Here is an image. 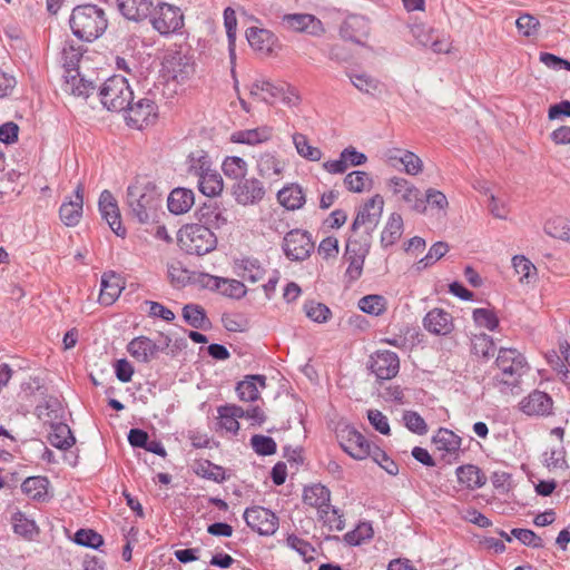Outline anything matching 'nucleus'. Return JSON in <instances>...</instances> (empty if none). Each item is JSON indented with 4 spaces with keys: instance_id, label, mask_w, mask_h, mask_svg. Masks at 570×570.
Returning <instances> with one entry per match:
<instances>
[{
    "instance_id": "nucleus-41",
    "label": "nucleus",
    "mask_w": 570,
    "mask_h": 570,
    "mask_svg": "<svg viewBox=\"0 0 570 570\" xmlns=\"http://www.w3.org/2000/svg\"><path fill=\"white\" fill-rule=\"evenodd\" d=\"M49 480L46 476H29L22 484V492L32 500L42 502L48 494Z\"/></svg>"
},
{
    "instance_id": "nucleus-14",
    "label": "nucleus",
    "mask_w": 570,
    "mask_h": 570,
    "mask_svg": "<svg viewBox=\"0 0 570 570\" xmlns=\"http://www.w3.org/2000/svg\"><path fill=\"white\" fill-rule=\"evenodd\" d=\"M368 367L377 380H391L399 373L400 360L394 352L377 351L371 355Z\"/></svg>"
},
{
    "instance_id": "nucleus-21",
    "label": "nucleus",
    "mask_w": 570,
    "mask_h": 570,
    "mask_svg": "<svg viewBox=\"0 0 570 570\" xmlns=\"http://www.w3.org/2000/svg\"><path fill=\"white\" fill-rule=\"evenodd\" d=\"M83 210V188L78 185L73 196L66 199L59 208L60 220L68 227L79 224Z\"/></svg>"
},
{
    "instance_id": "nucleus-24",
    "label": "nucleus",
    "mask_w": 570,
    "mask_h": 570,
    "mask_svg": "<svg viewBox=\"0 0 570 570\" xmlns=\"http://www.w3.org/2000/svg\"><path fill=\"white\" fill-rule=\"evenodd\" d=\"M196 218L199 220V225L207 226L212 229L220 228L227 223V218L224 214L220 205L213 199L205 202L196 212Z\"/></svg>"
},
{
    "instance_id": "nucleus-16",
    "label": "nucleus",
    "mask_w": 570,
    "mask_h": 570,
    "mask_svg": "<svg viewBox=\"0 0 570 570\" xmlns=\"http://www.w3.org/2000/svg\"><path fill=\"white\" fill-rule=\"evenodd\" d=\"M368 239H364L363 243H357L351 238L347 240L345 257L348 261V266L345 275L350 281H356L361 277L364 259L368 253Z\"/></svg>"
},
{
    "instance_id": "nucleus-45",
    "label": "nucleus",
    "mask_w": 570,
    "mask_h": 570,
    "mask_svg": "<svg viewBox=\"0 0 570 570\" xmlns=\"http://www.w3.org/2000/svg\"><path fill=\"white\" fill-rule=\"evenodd\" d=\"M85 50L82 46L76 45L73 41H66L61 50V63L65 69V73H68L69 69H79V62L82 58Z\"/></svg>"
},
{
    "instance_id": "nucleus-50",
    "label": "nucleus",
    "mask_w": 570,
    "mask_h": 570,
    "mask_svg": "<svg viewBox=\"0 0 570 570\" xmlns=\"http://www.w3.org/2000/svg\"><path fill=\"white\" fill-rule=\"evenodd\" d=\"M344 186L348 191L360 194L371 188L372 179L366 171L354 170L345 176Z\"/></svg>"
},
{
    "instance_id": "nucleus-8",
    "label": "nucleus",
    "mask_w": 570,
    "mask_h": 570,
    "mask_svg": "<svg viewBox=\"0 0 570 570\" xmlns=\"http://www.w3.org/2000/svg\"><path fill=\"white\" fill-rule=\"evenodd\" d=\"M384 200L381 195H374L371 197L357 212L356 217L352 224V232L356 233L361 227L364 228V233L366 237L364 239H368L371 237L372 232L379 225L383 213Z\"/></svg>"
},
{
    "instance_id": "nucleus-17",
    "label": "nucleus",
    "mask_w": 570,
    "mask_h": 570,
    "mask_svg": "<svg viewBox=\"0 0 570 570\" xmlns=\"http://www.w3.org/2000/svg\"><path fill=\"white\" fill-rule=\"evenodd\" d=\"M170 342V337L166 336L164 346H159L147 336H138L128 343L127 351L138 362L149 363L159 351L167 348Z\"/></svg>"
},
{
    "instance_id": "nucleus-36",
    "label": "nucleus",
    "mask_w": 570,
    "mask_h": 570,
    "mask_svg": "<svg viewBox=\"0 0 570 570\" xmlns=\"http://www.w3.org/2000/svg\"><path fill=\"white\" fill-rule=\"evenodd\" d=\"M246 39L254 50L262 52H271L276 41L272 31L257 27H250L246 30Z\"/></svg>"
},
{
    "instance_id": "nucleus-4",
    "label": "nucleus",
    "mask_w": 570,
    "mask_h": 570,
    "mask_svg": "<svg viewBox=\"0 0 570 570\" xmlns=\"http://www.w3.org/2000/svg\"><path fill=\"white\" fill-rule=\"evenodd\" d=\"M178 245L186 254L203 256L216 248L217 237L207 226L187 224L178 232Z\"/></svg>"
},
{
    "instance_id": "nucleus-22",
    "label": "nucleus",
    "mask_w": 570,
    "mask_h": 570,
    "mask_svg": "<svg viewBox=\"0 0 570 570\" xmlns=\"http://www.w3.org/2000/svg\"><path fill=\"white\" fill-rule=\"evenodd\" d=\"M366 160L365 154L357 151L353 146H348L341 151L338 159L325 161L323 168L330 174H343L347 170L348 165L361 166Z\"/></svg>"
},
{
    "instance_id": "nucleus-30",
    "label": "nucleus",
    "mask_w": 570,
    "mask_h": 570,
    "mask_svg": "<svg viewBox=\"0 0 570 570\" xmlns=\"http://www.w3.org/2000/svg\"><path fill=\"white\" fill-rule=\"evenodd\" d=\"M194 203V191L187 188H175L167 198L168 210L175 215L187 213Z\"/></svg>"
},
{
    "instance_id": "nucleus-51",
    "label": "nucleus",
    "mask_w": 570,
    "mask_h": 570,
    "mask_svg": "<svg viewBox=\"0 0 570 570\" xmlns=\"http://www.w3.org/2000/svg\"><path fill=\"white\" fill-rule=\"evenodd\" d=\"M222 169L227 178L239 181L246 177L247 164L240 157L230 156L223 161Z\"/></svg>"
},
{
    "instance_id": "nucleus-49",
    "label": "nucleus",
    "mask_w": 570,
    "mask_h": 570,
    "mask_svg": "<svg viewBox=\"0 0 570 570\" xmlns=\"http://www.w3.org/2000/svg\"><path fill=\"white\" fill-rule=\"evenodd\" d=\"M292 138L296 151L301 157L309 161H318L322 158V150L312 146L304 134L295 132Z\"/></svg>"
},
{
    "instance_id": "nucleus-19",
    "label": "nucleus",
    "mask_w": 570,
    "mask_h": 570,
    "mask_svg": "<svg viewBox=\"0 0 570 570\" xmlns=\"http://www.w3.org/2000/svg\"><path fill=\"white\" fill-rule=\"evenodd\" d=\"M389 187L393 194L401 195V198L409 204L410 208L417 213H424L426 206L421 197L420 190L406 179L401 177H392L389 180Z\"/></svg>"
},
{
    "instance_id": "nucleus-15",
    "label": "nucleus",
    "mask_w": 570,
    "mask_h": 570,
    "mask_svg": "<svg viewBox=\"0 0 570 570\" xmlns=\"http://www.w3.org/2000/svg\"><path fill=\"white\" fill-rule=\"evenodd\" d=\"M165 73L178 82L187 80L195 71L191 59L180 51L169 52L163 61Z\"/></svg>"
},
{
    "instance_id": "nucleus-44",
    "label": "nucleus",
    "mask_w": 570,
    "mask_h": 570,
    "mask_svg": "<svg viewBox=\"0 0 570 570\" xmlns=\"http://www.w3.org/2000/svg\"><path fill=\"white\" fill-rule=\"evenodd\" d=\"M236 266L240 271L238 275L250 283L263 279L265 269L257 258L244 257L236 262Z\"/></svg>"
},
{
    "instance_id": "nucleus-20",
    "label": "nucleus",
    "mask_w": 570,
    "mask_h": 570,
    "mask_svg": "<svg viewBox=\"0 0 570 570\" xmlns=\"http://www.w3.org/2000/svg\"><path fill=\"white\" fill-rule=\"evenodd\" d=\"M423 327L433 335L446 336L454 330V318L448 311L434 307L424 316Z\"/></svg>"
},
{
    "instance_id": "nucleus-54",
    "label": "nucleus",
    "mask_w": 570,
    "mask_h": 570,
    "mask_svg": "<svg viewBox=\"0 0 570 570\" xmlns=\"http://www.w3.org/2000/svg\"><path fill=\"white\" fill-rule=\"evenodd\" d=\"M224 24L226 28L227 39H228V49L230 60L235 59V41H236V28H237V19L234 9L227 7L224 10Z\"/></svg>"
},
{
    "instance_id": "nucleus-40",
    "label": "nucleus",
    "mask_w": 570,
    "mask_h": 570,
    "mask_svg": "<svg viewBox=\"0 0 570 570\" xmlns=\"http://www.w3.org/2000/svg\"><path fill=\"white\" fill-rule=\"evenodd\" d=\"M277 199L288 210L299 209L305 204L304 191L298 185L283 187L277 193Z\"/></svg>"
},
{
    "instance_id": "nucleus-57",
    "label": "nucleus",
    "mask_w": 570,
    "mask_h": 570,
    "mask_svg": "<svg viewBox=\"0 0 570 570\" xmlns=\"http://www.w3.org/2000/svg\"><path fill=\"white\" fill-rule=\"evenodd\" d=\"M306 316L316 323H326L332 317L331 309L323 303L309 301L304 304Z\"/></svg>"
},
{
    "instance_id": "nucleus-18",
    "label": "nucleus",
    "mask_w": 570,
    "mask_h": 570,
    "mask_svg": "<svg viewBox=\"0 0 570 570\" xmlns=\"http://www.w3.org/2000/svg\"><path fill=\"white\" fill-rule=\"evenodd\" d=\"M98 206L101 217L108 223L111 230L117 236L125 237L126 228L121 224L118 204L109 190H104L100 194Z\"/></svg>"
},
{
    "instance_id": "nucleus-11",
    "label": "nucleus",
    "mask_w": 570,
    "mask_h": 570,
    "mask_svg": "<svg viewBox=\"0 0 570 570\" xmlns=\"http://www.w3.org/2000/svg\"><path fill=\"white\" fill-rule=\"evenodd\" d=\"M124 111L127 112L126 120L129 126L142 129L156 120L158 106L150 98H141L137 101L132 99Z\"/></svg>"
},
{
    "instance_id": "nucleus-29",
    "label": "nucleus",
    "mask_w": 570,
    "mask_h": 570,
    "mask_svg": "<svg viewBox=\"0 0 570 570\" xmlns=\"http://www.w3.org/2000/svg\"><path fill=\"white\" fill-rule=\"evenodd\" d=\"M253 98L273 105L282 95V86L271 82L264 78L256 79L249 88Z\"/></svg>"
},
{
    "instance_id": "nucleus-5",
    "label": "nucleus",
    "mask_w": 570,
    "mask_h": 570,
    "mask_svg": "<svg viewBox=\"0 0 570 570\" xmlns=\"http://www.w3.org/2000/svg\"><path fill=\"white\" fill-rule=\"evenodd\" d=\"M99 96L108 110L124 111L130 105L134 92L125 77L114 75L102 83Z\"/></svg>"
},
{
    "instance_id": "nucleus-60",
    "label": "nucleus",
    "mask_w": 570,
    "mask_h": 570,
    "mask_svg": "<svg viewBox=\"0 0 570 570\" xmlns=\"http://www.w3.org/2000/svg\"><path fill=\"white\" fill-rule=\"evenodd\" d=\"M250 445L258 455L263 456L272 455L277 450L274 439L262 434H254L250 438Z\"/></svg>"
},
{
    "instance_id": "nucleus-62",
    "label": "nucleus",
    "mask_w": 570,
    "mask_h": 570,
    "mask_svg": "<svg viewBox=\"0 0 570 570\" xmlns=\"http://www.w3.org/2000/svg\"><path fill=\"white\" fill-rule=\"evenodd\" d=\"M246 292V287L240 281L225 277L218 288L219 294L234 299L243 298Z\"/></svg>"
},
{
    "instance_id": "nucleus-35",
    "label": "nucleus",
    "mask_w": 570,
    "mask_h": 570,
    "mask_svg": "<svg viewBox=\"0 0 570 570\" xmlns=\"http://www.w3.org/2000/svg\"><path fill=\"white\" fill-rule=\"evenodd\" d=\"M184 321L191 327L207 331L212 328V322L205 308L196 303L186 304L181 309Z\"/></svg>"
},
{
    "instance_id": "nucleus-23",
    "label": "nucleus",
    "mask_w": 570,
    "mask_h": 570,
    "mask_svg": "<svg viewBox=\"0 0 570 570\" xmlns=\"http://www.w3.org/2000/svg\"><path fill=\"white\" fill-rule=\"evenodd\" d=\"M553 401L551 396L542 391L535 390L524 397L520 407L528 415H549L552 411Z\"/></svg>"
},
{
    "instance_id": "nucleus-56",
    "label": "nucleus",
    "mask_w": 570,
    "mask_h": 570,
    "mask_svg": "<svg viewBox=\"0 0 570 570\" xmlns=\"http://www.w3.org/2000/svg\"><path fill=\"white\" fill-rule=\"evenodd\" d=\"M13 531L24 538L31 539L38 528L33 520L28 519L23 513L17 512L12 515Z\"/></svg>"
},
{
    "instance_id": "nucleus-64",
    "label": "nucleus",
    "mask_w": 570,
    "mask_h": 570,
    "mask_svg": "<svg viewBox=\"0 0 570 570\" xmlns=\"http://www.w3.org/2000/svg\"><path fill=\"white\" fill-rule=\"evenodd\" d=\"M403 421L405 426L413 433L424 435L428 432V425L417 412L406 411L403 414Z\"/></svg>"
},
{
    "instance_id": "nucleus-46",
    "label": "nucleus",
    "mask_w": 570,
    "mask_h": 570,
    "mask_svg": "<svg viewBox=\"0 0 570 570\" xmlns=\"http://www.w3.org/2000/svg\"><path fill=\"white\" fill-rule=\"evenodd\" d=\"M198 189L208 197H215L223 191L224 183L216 169L198 178Z\"/></svg>"
},
{
    "instance_id": "nucleus-7",
    "label": "nucleus",
    "mask_w": 570,
    "mask_h": 570,
    "mask_svg": "<svg viewBox=\"0 0 570 570\" xmlns=\"http://www.w3.org/2000/svg\"><path fill=\"white\" fill-rule=\"evenodd\" d=\"M336 438L343 451L354 460H365L372 454L374 445L352 425L337 428Z\"/></svg>"
},
{
    "instance_id": "nucleus-42",
    "label": "nucleus",
    "mask_w": 570,
    "mask_h": 570,
    "mask_svg": "<svg viewBox=\"0 0 570 570\" xmlns=\"http://www.w3.org/2000/svg\"><path fill=\"white\" fill-rule=\"evenodd\" d=\"M353 86L363 94L374 96L382 91V82L366 72H347Z\"/></svg>"
},
{
    "instance_id": "nucleus-47",
    "label": "nucleus",
    "mask_w": 570,
    "mask_h": 570,
    "mask_svg": "<svg viewBox=\"0 0 570 570\" xmlns=\"http://www.w3.org/2000/svg\"><path fill=\"white\" fill-rule=\"evenodd\" d=\"M194 471L198 476L222 483L226 480L225 469L209 460H198L195 462Z\"/></svg>"
},
{
    "instance_id": "nucleus-12",
    "label": "nucleus",
    "mask_w": 570,
    "mask_h": 570,
    "mask_svg": "<svg viewBox=\"0 0 570 570\" xmlns=\"http://www.w3.org/2000/svg\"><path fill=\"white\" fill-rule=\"evenodd\" d=\"M282 26L289 31L305 32L313 37L325 33L323 22L311 13H286L281 18Z\"/></svg>"
},
{
    "instance_id": "nucleus-38",
    "label": "nucleus",
    "mask_w": 570,
    "mask_h": 570,
    "mask_svg": "<svg viewBox=\"0 0 570 570\" xmlns=\"http://www.w3.org/2000/svg\"><path fill=\"white\" fill-rule=\"evenodd\" d=\"M186 164L187 173L197 178L214 169L208 154L203 149L191 151L187 157Z\"/></svg>"
},
{
    "instance_id": "nucleus-39",
    "label": "nucleus",
    "mask_w": 570,
    "mask_h": 570,
    "mask_svg": "<svg viewBox=\"0 0 570 570\" xmlns=\"http://www.w3.org/2000/svg\"><path fill=\"white\" fill-rule=\"evenodd\" d=\"M458 481L469 489H479L487 482L485 474L473 464L461 465L456 469Z\"/></svg>"
},
{
    "instance_id": "nucleus-32",
    "label": "nucleus",
    "mask_w": 570,
    "mask_h": 570,
    "mask_svg": "<svg viewBox=\"0 0 570 570\" xmlns=\"http://www.w3.org/2000/svg\"><path fill=\"white\" fill-rule=\"evenodd\" d=\"M219 426L227 432L237 434L239 431L238 419L244 417V409L236 404H226L217 409Z\"/></svg>"
},
{
    "instance_id": "nucleus-48",
    "label": "nucleus",
    "mask_w": 570,
    "mask_h": 570,
    "mask_svg": "<svg viewBox=\"0 0 570 570\" xmlns=\"http://www.w3.org/2000/svg\"><path fill=\"white\" fill-rule=\"evenodd\" d=\"M403 233V219L399 214H392L381 235V244L384 247L392 246Z\"/></svg>"
},
{
    "instance_id": "nucleus-34",
    "label": "nucleus",
    "mask_w": 570,
    "mask_h": 570,
    "mask_svg": "<svg viewBox=\"0 0 570 570\" xmlns=\"http://www.w3.org/2000/svg\"><path fill=\"white\" fill-rule=\"evenodd\" d=\"M257 383L261 387L266 386V377L264 375H247L245 380L236 385V393L240 401L254 402L259 397Z\"/></svg>"
},
{
    "instance_id": "nucleus-2",
    "label": "nucleus",
    "mask_w": 570,
    "mask_h": 570,
    "mask_svg": "<svg viewBox=\"0 0 570 570\" xmlns=\"http://www.w3.org/2000/svg\"><path fill=\"white\" fill-rule=\"evenodd\" d=\"M498 373L493 376V385L502 392L518 387L521 379L529 371V365L515 348L501 347L495 360Z\"/></svg>"
},
{
    "instance_id": "nucleus-43",
    "label": "nucleus",
    "mask_w": 570,
    "mask_h": 570,
    "mask_svg": "<svg viewBox=\"0 0 570 570\" xmlns=\"http://www.w3.org/2000/svg\"><path fill=\"white\" fill-rule=\"evenodd\" d=\"M48 440L52 446L59 450H68L76 442L70 428L65 423L53 424L51 426V432L49 433Z\"/></svg>"
},
{
    "instance_id": "nucleus-59",
    "label": "nucleus",
    "mask_w": 570,
    "mask_h": 570,
    "mask_svg": "<svg viewBox=\"0 0 570 570\" xmlns=\"http://www.w3.org/2000/svg\"><path fill=\"white\" fill-rule=\"evenodd\" d=\"M474 354L484 358L494 356L497 347L493 338L488 334L476 335L472 343Z\"/></svg>"
},
{
    "instance_id": "nucleus-63",
    "label": "nucleus",
    "mask_w": 570,
    "mask_h": 570,
    "mask_svg": "<svg viewBox=\"0 0 570 570\" xmlns=\"http://www.w3.org/2000/svg\"><path fill=\"white\" fill-rule=\"evenodd\" d=\"M449 252V245L438 242L431 246L429 253L417 263V269H424L442 258Z\"/></svg>"
},
{
    "instance_id": "nucleus-1",
    "label": "nucleus",
    "mask_w": 570,
    "mask_h": 570,
    "mask_svg": "<svg viewBox=\"0 0 570 570\" xmlns=\"http://www.w3.org/2000/svg\"><path fill=\"white\" fill-rule=\"evenodd\" d=\"M163 197L155 183L147 178H137L127 188L129 216L141 225L159 223Z\"/></svg>"
},
{
    "instance_id": "nucleus-55",
    "label": "nucleus",
    "mask_w": 570,
    "mask_h": 570,
    "mask_svg": "<svg viewBox=\"0 0 570 570\" xmlns=\"http://www.w3.org/2000/svg\"><path fill=\"white\" fill-rule=\"evenodd\" d=\"M476 326L494 331L499 326V317L493 309L475 308L472 313Z\"/></svg>"
},
{
    "instance_id": "nucleus-31",
    "label": "nucleus",
    "mask_w": 570,
    "mask_h": 570,
    "mask_svg": "<svg viewBox=\"0 0 570 570\" xmlns=\"http://www.w3.org/2000/svg\"><path fill=\"white\" fill-rule=\"evenodd\" d=\"M273 136V128L261 126L254 129H244L235 131L232 135V141L245 145H258L268 141Z\"/></svg>"
},
{
    "instance_id": "nucleus-33",
    "label": "nucleus",
    "mask_w": 570,
    "mask_h": 570,
    "mask_svg": "<svg viewBox=\"0 0 570 570\" xmlns=\"http://www.w3.org/2000/svg\"><path fill=\"white\" fill-rule=\"evenodd\" d=\"M432 442L438 451H443L446 455L458 458L461 448V438L451 430L444 428L439 429Z\"/></svg>"
},
{
    "instance_id": "nucleus-52",
    "label": "nucleus",
    "mask_w": 570,
    "mask_h": 570,
    "mask_svg": "<svg viewBox=\"0 0 570 570\" xmlns=\"http://www.w3.org/2000/svg\"><path fill=\"white\" fill-rule=\"evenodd\" d=\"M318 517L331 531H342L345 528L343 514L335 507L328 504L323 511H318Z\"/></svg>"
},
{
    "instance_id": "nucleus-28",
    "label": "nucleus",
    "mask_w": 570,
    "mask_h": 570,
    "mask_svg": "<svg viewBox=\"0 0 570 570\" xmlns=\"http://www.w3.org/2000/svg\"><path fill=\"white\" fill-rule=\"evenodd\" d=\"M153 0H118L119 11L124 17L141 21L151 14Z\"/></svg>"
},
{
    "instance_id": "nucleus-10",
    "label": "nucleus",
    "mask_w": 570,
    "mask_h": 570,
    "mask_svg": "<svg viewBox=\"0 0 570 570\" xmlns=\"http://www.w3.org/2000/svg\"><path fill=\"white\" fill-rule=\"evenodd\" d=\"M243 518L246 524L261 535H273L278 529V517L269 509L254 505L245 509Z\"/></svg>"
},
{
    "instance_id": "nucleus-58",
    "label": "nucleus",
    "mask_w": 570,
    "mask_h": 570,
    "mask_svg": "<svg viewBox=\"0 0 570 570\" xmlns=\"http://www.w3.org/2000/svg\"><path fill=\"white\" fill-rule=\"evenodd\" d=\"M257 170L263 177L278 176L282 173L278 159L269 153L261 155Z\"/></svg>"
},
{
    "instance_id": "nucleus-37",
    "label": "nucleus",
    "mask_w": 570,
    "mask_h": 570,
    "mask_svg": "<svg viewBox=\"0 0 570 570\" xmlns=\"http://www.w3.org/2000/svg\"><path fill=\"white\" fill-rule=\"evenodd\" d=\"M331 491L320 483L306 487L303 492L305 504L316 508L317 512L323 511L330 504Z\"/></svg>"
},
{
    "instance_id": "nucleus-3",
    "label": "nucleus",
    "mask_w": 570,
    "mask_h": 570,
    "mask_svg": "<svg viewBox=\"0 0 570 570\" xmlns=\"http://www.w3.org/2000/svg\"><path fill=\"white\" fill-rule=\"evenodd\" d=\"M69 22L73 35L85 41L96 40L108 27L105 11L96 4L76 7Z\"/></svg>"
},
{
    "instance_id": "nucleus-9",
    "label": "nucleus",
    "mask_w": 570,
    "mask_h": 570,
    "mask_svg": "<svg viewBox=\"0 0 570 570\" xmlns=\"http://www.w3.org/2000/svg\"><path fill=\"white\" fill-rule=\"evenodd\" d=\"M282 248L288 259L302 262L311 256L314 243L308 232L296 228L284 236Z\"/></svg>"
},
{
    "instance_id": "nucleus-13",
    "label": "nucleus",
    "mask_w": 570,
    "mask_h": 570,
    "mask_svg": "<svg viewBox=\"0 0 570 570\" xmlns=\"http://www.w3.org/2000/svg\"><path fill=\"white\" fill-rule=\"evenodd\" d=\"M233 196L239 205H254L263 200L265 196L264 184L257 178H243L233 185Z\"/></svg>"
},
{
    "instance_id": "nucleus-27",
    "label": "nucleus",
    "mask_w": 570,
    "mask_h": 570,
    "mask_svg": "<svg viewBox=\"0 0 570 570\" xmlns=\"http://www.w3.org/2000/svg\"><path fill=\"white\" fill-rule=\"evenodd\" d=\"M121 278L114 272L104 273L101 276V288L99 293V303L110 306L116 302L122 291Z\"/></svg>"
},
{
    "instance_id": "nucleus-26",
    "label": "nucleus",
    "mask_w": 570,
    "mask_h": 570,
    "mask_svg": "<svg viewBox=\"0 0 570 570\" xmlns=\"http://www.w3.org/2000/svg\"><path fill=\"white\" fill-rule=\"evenodd\" d=\"M63 79L62 89L70 95L87 98L95 90L94 82L85 79L79 69H69Z\"/></svg>"
},
{
    "instance_id": "nucleus-53",
    "label": "nucleus",
    "mask_w": 570,
    "mask_h": 570,
    "mask_svg": "<svg viewBox=\"0 0 570 570\" xmlns=\"http://www.w3.org/2000/svg\"><path fill=\"white\" fill-rule=\"evenodd\" d=\"M357 306L366 314L379 316L386 311V301L381 295H366L358 301Z\"/></svg>"
},
{
    "instance_id": "nucleus-61",
    "label": "nucleus",
    "mask_w": 570,
    "mask_h": 570,
    "mask_svg": "<svg viewBox=\"0 0 570 570\" xmlns=\"http://www.w3.org/2000/svg\"><path fill=\"white\" fill-rule=\"evenodd\" d=\"M73 541L79 546L92 549H98L100 546L104 544L102 535L92 529H79L75 533Z\"/></svg>"
},
{
    "instance_id": "nucleus-25",
    "label": "nucleus",
    "mask_w": 570,
    "mask_h": 570,
    "mask_svg": "<svg viewBox=\"0 0 570 570\" xmlns=\"http://www.w3.org/2000/svg\"><path fill=\"white\" fill-rule=\"evenodd\" d=\"M370 27L367 20L357 14L348 16L340 28V36L355 43H361L367 37Z\"/></svg>"
},
{
    "instance_id": "nucleus-6",
    "label": "nucleus",
    "mask_w": 570,
    "mask_h": 570,
    "mask_svg": "<svg viewBox=\"0 0 570 570\" xmlns=\"http://www.w3.org/2000/svg\"><path fill=\"white\" fill-rule=\"evenodd\" d=\"M149 17L153 28L161 36L179 33L185 24L180 8L166 2L158 3Z\"/></svg>"
}]
</instances>
